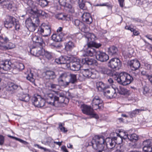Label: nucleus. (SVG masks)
Wrapping results in <instances>:
<instances>
[{"mask_svg": "<svg viewBox=\"0 0 152 152\" xmlns=\"http://www.w3.org/2000/svg\"><path fill=\"white\" fill-rule=\"evenodd\" d=\"M86 38L88 48L84 50L83 55L84 56H92L95 55L97 51L94 48H99L101 46V44H97L95 42L96 37L93 34L88 33L86 35Z\"/></svg>", "mask_w": 152, "mask_h": 152, "instance_id": "f257e3e1", "label": "nucleus"}, {"mask_svg": "<svg viewBox=\"0 0 152 152\" xmlns=\"http://www.w3.org/2000/svg\"><path fill=\"white\" fill-rule=\"evenodd\" d=\"M64 96L65 95L62 91H57L54 92L53 93H47L45 95L47 100L45 101L46 104H47L54 106L56 102H63Z\"/></svg>", "mask_w": 152, "mask_h": 152, "instance_id": "f03ea898", "label": "nucleus"}, {"mask_svg": "<svg viewBox=\"0 0 152 152\" xmlns=\"http://www.w3.org/2000/svg\"><path fill=\"white\" fill-rule=\"evenodd\" d=\"M115 80L118 83L123 86L130 84L133 80V77L126 72L120 73L118 75L114 76Z\"/></svg>", "mask_w": 152, "mask_h": 152, "instance_id": "7ed1b4c3", "label": "nucleus"}, {"mask_svg": "<svg viewBox=\"0 0 152 152\" xmlns=\"http://www.w3.org/2000/svg\"><path fill=\"white\" fill-rule=\"evenodd\" d=\"M96 140V142L99 143V147L103 149H106L109 148L111 144V142L112 141L113 138H112L109 137L106 138L105 140L104 137L102 135H96L94 137Z\"/></svg>", "mask_w": 152, "mask_h": 152, "instance_id": "20e7f679", "label": "nucleus"}, {"mask_svg": "<svg viewBox=\"0 0 152 152\" xmlns=\"http://www.w3.org/2000/svg\"><path fill=\"white\" fill-rule=\"evenodd\" d=\"M14 17L8 15L6 16L5 21L4 22V26L7 28H10L14 26L16 30L20 29V25L18 22Z\"/></svg>", "mask_w": 152, "mask_h": 152, "instance_id": "39448f33", "label": "nucleus"}, {"mask_svg": "<svg viewBox=\"0 0 152 152\" xmlns=\"http://www.w3.org/2000/svg\"><path fill=\"white\" fill-rule=\"evenodd\" d=\"M39 21L38 18L36 17L33 20L28 18L26 20V26L30 31L33 32L39 25Z\"/></svg>", "mask_w": 152, "mask_h": 152, "instance_id": "423d86ee", "label": "nucleus"}, {"mask_svg": "<svg viewBox=\"0 0 152 152\" xmlns=\"http://www.w3.org/2000/svg\"><path fill=\"white\" fill-rule=\"evenodd\" d=\"M81 110L82 113L86 115L90 116L91 118L98 119L99 117L94 111L93 107L91 106L83 104L81 106Z\"/></svg>", "mask_w": 152, "mask_h": 152, "instance_id": "0eeeda50", "label": "nucleus"}, {"mask_svg": "<svg viewBox=\"0 0 152 152\" xmlns=\"http://www.w3.org/2000/svg\"><path fill=\"white\" fill-rule=\"evenodd\" d=\"M118 136L120 137L118 138L121 140V142L123 139L128 138L130 141L134 142H136L139 139L138 136L135 134H128L126 132H120Z\"/></svg>", "mask_w": 152, "mask_h": 152, "instance_id": "6e6552de", "label": "nucleus"}, {"mask_svg": "<svg viewBox=\"0 0 152 152\" xmlns=\"http://www.w3.org/2000/svg\"><path fill=\"white\" fill-rule=\"evenodd\" d=\"M38 31L43 37L49 36L51 34L50 26L49 24L43 23L42 27L39 28Z\"/></svg>", "mask_w": 152, "mask_h": 152, "instance_id": "1a4fd4ad", "label": "nucleus"}, {"mask_svg": "<svg viewBox=\"0 0 152 152\" xmlns=\"http://www.w3.org/2000/svg\"><path fill=\"white\" fill-rule=\"evenodd\" d=\"M107 66L114 70H118L121 67V61L118 58L111 59L107 63Z\"/></svg>", "mask_w": 152, "mask_h": 152, "instance_id": "9d476101", "label": "nucleus"}, {"mask_svg": "<svg viewBox=\"0 0 152 152\" xmlns=\"http://www.w3.org/2000/svg\"><path fill=\"white\" fill-rule=\"evenodd\" d=\"M32 101L33 104L37 107H42L45 104V101L41 96L37 95L33 97Z\"/></svg>", "mask_w": 152, "mask_h": 152, "instance_id": "9b49d317", "label": "nucleus"}, {"mask_svg": "<svg viewBox=\"0 0 152 152\" xmlns=\"http://www.w3.org/2000/svg\"><path fill=\"white\" fill-rule=\"evenodd\" d=\"M92 105L94 110L101 109L103 107V101L99 96H95L92 101Z\"/></svg>", "mask_w": 152, "mask_h": 152, "instance_id": "f8f14e48", "label": "nucleus"}, {"mask_svg": "<svg viewBox=\"0 0 152 152\" xmlns=\"http://www.w3.org/2000/svg\"><path fill=\"white\" fill-rule=\"evenodd\" d=\"M14 64H12L10 61L5 60L0 62V70L9 71L12 69H13Z\"/></svg>", "mask_w": 152, "mask_h": 152, "instance_id": "ddd939ff", "label": "nucleus"}, {"mask_svg": "<svg viewBox=\"0 0 152 152\" xmlns=\"http://www.w3.org/2000/svg\"><path fill=\"white\" fill-rule=\"evenodd\" d=\"M1 6L3 8H7L8 10L14 11L16 9V6L13 2L11 1H4L1 0Z\"/></svg>", "mask_w": 152, "mask_h": 152, "instance_id": "4468645a", "label": "nucleus"}, {"mask_svg": "<svg viewBox=\"0 0 152 152\" xmlns=\"http://www.w3.org/2000/svg\"><path fill=\"white\" fill-rule=\"evenodd\" d=\"M96 59L98 61L104 62L107 61L109 58L108 56L105 53L97 50L95 54Z\"/></svg>", "mask_w": 152, "mask_h": 152, "instance_id": "2eb2a0df", "label": "nucleus"}, {"mask_svg": "<svg viewBox=\"0 0 152 152\" xmlns=\"http://www.w3.org/2000/svg\"><path fill=\"white\" fill-rule=\"evenodd\" d=\"M67 0H58V2L61 5L64 6L66 10L69 12L74 13L75 9L74 7L71 4L68 3Z\"/></svg>", "mask_w": 152, "mask_h": 152, "instance_id": "dca6fc26", "label": "nucleus"}, {"mask_svg": "<svg viewBox=\"0 0 152 152\" xmlns=\"http://www.w3.org/2000/svg\"><path fill=\"white\" fill-rule=\"evenodd\" d=\"M83 72L86 77L94 79L97 78L98 77V73L91 69H85Z\"/></svg>", "mask_w": 152, "mask_h": 152, "instance_id": "f3484780", "label": "nucleus"}, {"mask_svg": "<svg viewBox=\"0 0 152 152\" xmlns=\"http://www.w3.org/2000/svg\"><path fill=\"white\" fill-rule=\"evenodd\" d=\"M143 146V150L144 152H152V141L150 139L144 140L142 143Z\"/></svg>", "mask_w": 152, "mask_h": 152, "instance_id": "a211bd4d", "label": "nucleus"}, {"mask_svg": "<svg viewBox=\"0 0 152 152\" xmlns=\"http://www.w3.org/2000/svg\"><path fill=\"white\" fill-rule=\"evenodd\" d=\"M80 61L81 60L79 59H75L74 61L70 64V69L75 71L79 70L81 67Z\"/></svg>", "mask_w": 152, "mask_h": 152, "instance_id": "6ab92c4d", "label": "nucleus"}, {"mask_svg": "<svg viewBox=\"0 0 152 152\" xmlns=\"http://www.w3.org/2000/svg\"><path fill=\"white\" fill-rule=\"evenodd\" d=\"M128 64L131 70L136 69L139 68L141 65L139 61L137 59L128 61Z\"/></svg>", "mask_w": 152, "mask_h": 152, "instance_id": "aec40b11", "label": "nucleus"}, {"mask_svg": "<svg viewBox=\"0 0 152 152\" xmlns=\"http://www.w3.org/2000/svg\"><path fill=\"white\" fill-rule=\"evenodd\" d=\"M81 63L89 66H95L97 64V61L94 59L87 57L82 59Z\"/></svg>", "mask_w": 152, "mask_h": 152, "instance_id": "412c9836", "label": "nucleus"}, {"mask_svg": "<svg viewBox=\"0 0 152 152\" xmlns=\"http://www.w3.org/2000/svg\"><path fill=\"white\" fill-rule=\"evenodd\" d=\"M72 22L73 23L82 31L85 33L86 32L87 28L83 22L78 19H75L73 20Z\"/></svg>", "mask_w": 152, "mask_h": 152, "instance_id": "4be33fe9", "label": "nucleus"}, {"mask_svg": "<svg viewBox=\"0 0 152 152\" xmlns=\"http://www.w3.org/2000/svg\"><path fill=\"white\" fill-rule=\"evenodd\" d=\"M96 140L93 137L92 141L89 143V145H91L94 149L97 150L96 152H102V151L105 150V149H102L101 148H100L99 147V143H97L96 142Z\"/></svg>", "mask_w": 152, "mask_h": 152, "instance_id": "5701e85b", "label": "nucleus"}, {"mask_svg": "<svg viewBox=\"0 0 152 152\" xmlns=\"http://www.w3.org/2000/svg\"><path fill=\"white\" fill-rule=\"evenodd\" d=\"M15 45L13 43L9 42L5 44L1 43H0V49L2 50H6L15 48Z\"/></svg>", "mask_w": 152, "mask_h": 152, "instance_id": "b1692460", "label": "nucleus"}, {"mask_svg": "<svg viewBox=\"0 0 152 152\" xmlns=\"http://www.w3.org/2000/svg\"><path fill=\"white\" fill-rule=\"evenodd\" d=\"M83 20L88 24H90L92 22V18L90 14L88 12H84L82 16Z\"/></svg>", "mask_w": 152, "mask_h": 152, "instance_id": "393cba45", "label": "nucleus"}, {"mask_svg": "<svg viewBox=\"0 0 152 152\" xmlns=\"http://www.w3.org/2000/svg\"><path fill=\"white\" fill-rule=\"evenodd\" d=\"M66 35V34L64 33L54 34L52 36V39L56 42H60L62 41L63 37Z\"/></svg>", "mask_w": 152, "mask_h": 152, "instance_id": "a878e982", "label": "nucleus"}, {"mask_svg": "<svg viewBox=\"0 0 152 152\" xmlns=\"http://www.w3.org/2000/svg\"><path fill=\"white\" fill-rule=\"evenodd\" d=\"M70 60V58L66 56H61L59 58H56L55 62L58 64H64L67 63V61Z\"/></svg>", "mask_w": 152, "mask_h": 152, "instance_id": "bb28decb", "label": "nucleus"}, {"mask_svg": "<svg viewBox=\"0 0 152 152\" xmlns=\"http://www.w3.org/2000/svg\"><path fill=\"white\" fill-rule=\"evenodd\" d=\"M98 68L99 71L102 74L109 76H113L112 70L107 67L104 66H99Z\"/></svg>", "mask_w": 152, "mask_h": 152, "instance_id": "cd10ccee", "label": "nucleus"}, {"mask_svg": "<svg viewBox=\"0 0 152 152\" xmlns=\"http://www.w3.org/2000/svg\"><path fill=\"white\" fill-rule=\"evenodd\" d=\"M109 54L112 56H117L118 55V50L115 46H113L109 47L108 49Z\"/></svg>", "mask_w": 152, "mask_h": 152, "instance_id": "c85d7f7f", "label": "nucleus"}, {"mask_svg": "<svg viewBox=\"0 0 152 152\" xmlns=\"http://www.w3.org/2000/svg\"><path fill=\"white\" fill-rule=\"evenodd\" d=\"M31 13L33 15L37 14L39 16H46L47 13L45 11L40 10L34 9H31Z\"/></svg>", "mask_w": 152, "mask_h": 152, "instance_id": "c756f323", "label": "nucleus"}, {"mask_svg": "<svg viewBox=\"0 0 152 152\" xmlns=\"http://www.w3.org/2000/svg\"><path fill=\"white\" fill-rule=\"evenodd\" d=\"M65 49L67 51H71L75 47L74 43L71 40H69L65 43Z\"/></svg>", "mask_w": 152, "mask_h": 152, "instance_id": "7c9ffc66", "label": "nucleus"}, {"mask_svg": "<svg viewBox=\"0 0 152 152\" xmlns=\"http://www.w3.org/2000/svg\"><path fill=\"white\" fill-rule=\"evenodd\" d=\"M45 77L47 79L53 80L56 78V75L54 72L47 70L45 72Z\"/></svg>", "mask_w": 152, "mask_h": 152, "instance_id": "2f4dec72", "label": "nucleus"}, {"mask_svg": "<svg viewBox=\"0 0 152 152\" xmlns=\"http://www.w3.org/2000/svg\"><path fill=\"white\" fill-rule=\"evenodd\" d=\"M38 48L34 47L30 49V52L31 54L36 56L38 57L42 55V51L38 50Z\"/></svg>", "mask_w": 152, "mask_h": 152, "instance_id": "473e14b6", "label": "nucleus"}, {"mask_svg": "<svg viewBox=\"0 0 152 152\" xmlns=\"http://www.w3.org/2000/svg\"><path fill=\"white\" fill-rule=\"evenodd\" d=\"M19 99L20 101L27 102L28 99V94L26 92H24L23 91L22 93L18 94Z\"/></svg>", "mask_w": 152, "mask_h": 152, "instance_id": "72a5a7b5", "label": "nucleus"}, {"mask_svg": "<svg viewBox=\"0 0 152 152\" xmlns=\"http://www.w3.org/2000/svg\"><path fill=\"white\" fill-rule=\"evenodd\" d=\"M31 39L34 42L39 43L40 45H41L43 42V39L42 38L34 34L32 35Z\"/></svg>", "mask_w": 152, "mask_h": 152, "instance_id": "f704fd0d", "label": "nucleus"}, {"mask_svg": "<svg viewBox=\"0 0 152 152\" xmlns=\"http://www.w3.org/2000/svg\"><path fill=\"white\" fill-rule=\"evenodd\" d=\"M7 86L9 88V89L10 91L16 90L19 87L21 88L20 86L10 81L7 83Z\"/></svg>", "mask_w": 152, "mask_h": 152, "instance_id": "c9c22d12", "label": "nucleus"}, {"mask_svg": "<svg viewBox=\"0 0 152 152\" xmlns=\"http://www.w3.org/2000/svg\"><path fill=\"white\" fill-rule=\"evenodd\" d=\"M96 88L98 90L100 91H103L107 86L102 82H99L96 83Z\"/></svg>", "mask_w": 152, "mask_h": 152, "instance_id": "e433bc0d", "label": "nucleus"}, {"mask_svg": "<svg viewBox=\"0 0 152 152\" xmlns=\"http://www.w3.org/2000/svg\"><path fill=\"white\" fill-rule=\"evenodd\" d=\"M118 93L122 95H125L127 94L128 90L126 88L122 86H119L118 88H116Z\"/></svg>", "mask_w": 152, "mask_h": 152, "instance_id": "4c0bfd02", "label": "nucleus"}, {"mask_svg": "<svg viewBox=\"0 0 152 152\" xmlns=\"http://www.w3.org/2000/svg\"><path fill=\"white\" fill-rule=\"evenodd\" d=\"M26 78L28 80L30 81L33 84H34L35 79L34 78L33 74L31 73L30 70L29 71Z\"/></svg>", "mask_w": 152, "mask_h": 152, "instance_id": "58836bf2", "label": "nucleus"}, {"mask_svg": "<svg viewBox=\"0 0 152 152\" xmlns=\"http://www.w3.org/2000/svg\"><path fill=\"white\" fill-rule=\"evenodd\" d=\"M77 75H75L73 74H70L69 75L70 77V79L69 83H71L72 84H74L77 82Z\"/></svg>", "mask_w": 152, "mask_h": 152, "instance_id": "ea45409f", "label": "nucleus"}, {"mask_svg": "<svg viewBox=\"0 0 152 152\" xmlns=\"http://www.w3.org/2000/svg\"><path fill=\"white\" fill-rule=\"evenodd\" d=\"M24 68V64L22 63H20L17 64L16 66L14 65L13 68V70H17L18 71H21Z\"/></svg>", "mask_w": 152, "mask_h": 152, "instance_id": "a19ab883", "label": "nucleus"}, {"mask_svg": "<svg viewBox=\"0 0 152 152\" xmlns=\"http://www.w3.org/2000/svg\"><path fill=\"white\" fill-rule=\"evenodd\" d=\"M58 82L59 84L61 86L66 87L69 84V82L66 81L65 80L63 79L60 77L58 79Z\"/></svg>", "mask_w": 152, "mask_h": 152, "instance_id": "79ce46f5", "label": "nucleus"}, {"mask_svg": "<svg viewBox=\"0 0 152 152\" xmlns=\"http://www.w3.org/2000/svg\"><path fill=\"white\" fill-rule=\"evenodd\" d=\"M38 2L39 4L42 7L48 6L49 2L47 0H36Z\"/></svg>", "mask_w": 152, "mask_h": 152, "instance_id": "37998d69", "label": "nucleus"}, {"mask_svg": "<svg viewBox=\"0 0 152 152\" xmlns=\"http://www.w3.org/2000/svg\"><path fill=\"white\" fill-rule=\"evenodd\" d=\"M117 96V94L115 89H112L110 94L107 95V98H108L112 99L115 98Z\"/></svg>", "mask_w": 152, "mask_h": 152, "instance_id": "c03bdc74", "label": "nucleus"}, {"mask_svg": "<svg viewBox=\"0 0 152 152\" xmlns=\"http://www.w3.org/2000/svg\"><path fill=\"white\" fill-rule=\"evenodd\" d=\"M0 40L3 41V42L0 41V43H3L4 44H5L8 43L9 41V38L6 36L4 35H0Z\"/></svg>", "mask_w": 152, "mask_h": 152, "instance_id": "a18cd8bd", "label": "nucleus"}, {"mask_svg": "<svg viewBox=\"0 0 152 152\" xmlns=\"http://www.w3.org/2000/svg\"><path fill=\"white\" fill-rule=\"evenodd\" d=\"M86 1L84 0H78V4L80 8L83 10H85L87 8L85 6Z\"/></svg>", "mask_w": 152, "mask_h": 152, "instance_id": "49530a36", "label": "nucleus"}, {"mask_svg": "<svg viewBox=\"0 0 152 152\" xmlns=\"http://www.w3.org/2000/svg\"><path fill=\"white\" fill-rule=\"evenodd\" d=\"M58 86V85L53 84L52 83H50L48 85H47L46 87L49 90L51 91L53 90L56 89Z\"/></svg>", "mask_w": 152, "mask_h": 152, "instance_id": "de8ad7c7", "label": "nucleus"}, {"mask_svg": "<svg viewBox=\"0 0 152 152\" xmlns=\"http://www.w3.org/2000/svg\"><path fill=\"white\" fill-rule=\"evenodd\" d=\"M67 16L64 15L63 13H60L56 15V17L57 19L59 20H64L66 19Z\"/></svg>", "mask_w": 152, "mask_h": 152, "instance_id": "09e8293b", "label": "nucleus"}, {"mask_svg": "<svg viewBox=\"0 0 152 152\" xmlns=\"http://www.w3.org/2000/svg\"><path fill=\"white\" fill-rule=\"evenodd\" d=\"M64 125V124L63 123H60L58 124V128L61 132H66L67 131V130L66 128L63 126Z\"/></svg>", "mask_w": 152, "mask_h": 152, "instance_id": "8fccbe9b", "label": "nucleus"}, {"mask_svg": "<svg viewBox=\"0 0 152 152\" xmlns=\"http://www.w3.org/2000/svg\"><path fill=\"white\" fill-rule=\"evenodd\" d=\"M143 93L144 94L147 96L149 95L150 90L149 88L147 86H145L143 88Z\"/></svg>", "mask_w": 152, "mask_h": 152, "instance_id": "3c124183", "label": "nucleus"}, {"mask_svg": "<svg viewBox=\"0 0 152 152\" xmlns=\"http://www.w3.org/2000/svg\"><path fill=\"white\" fill-rule=\"evenodd\" d=\"M133 76L137 77L139 75L140 73V71L139 68L136 69L131 70Z\"/></svg>", "mask_w": 152, "mask_h": 152, "instance_id": "603ef678", "label": "nucleus"}, {"mask_svg": "<svg viewBox=\"0 0 152 152\" xmlns=\"http://www.w3.org/2000/svg\"><path fill=\"white\" fill-rule=\"evenodd\" d=\"M112 89V88H109L108 86H107L102 91L104 95L106 96L107 98V95L110 94Z\"/></svg>", "mask_w": 152, "mask_h": 152, "instance_id": "864d4df0", "label": "nucleus"}, {"mask_svg": "<svg viewBox=\"0 0 152 152\" xmlns=\"http://www.w3.org/2000/svg\"><path fill=\"white\" fill-rule=\"evenodd\" d=\"M118 138L114 137H113V139L112 141L111 142V144H110L108 148H111L112 149H115V147L116 145V142L115 141V140H116Z\"/></svg>", "mask_w": 152, "mask_h": 152, "instance_id": "5fc2aeb1", "label": "nucleus"}, {"mask_svg": "<svg viewBox=\"0 0 152 152\" xmlns=\"http://www.w3.org/2000/svg\"><path fill=\"white\" fill-rule=\"evenodd\" d=\"M78 76V80L80 81H83L85 80L86 77L84 75V73L83 72V73L80 74H77Z\"/></svg>", "mask_w": 152, "mask_h": 152, "instance_id": "6e6d98bb", "label": "nucleus"}, {"mask_svg": "<svg viewBox=\"0 0 152 152\" xmlns=\"http://www.w3.org/2000/svg\"><path fill=\"white\" fill-rule=\"evenodd\" d=\"M44 56L48 59H51L52 58V55L51 53L48 51H45L44 54Z\"/></svg>", "mask_w": 152, "mask_h": 152, "instance_id": "4d7b16f0", "label": "nucleus"}, {"mask_svg": "<svg viewBox=\"0 0 152 152\" xmlns=\"http://www.w3.org/2000/svg\"><path fill=\"white\" fill-rule=\"evenodd\" d=\"M96 6H106L108 7V8H112L111 5L109 4L108 3H104L102 4H98L96 5Z\"/></svg>", "mask_w": 152, "mask_h": 152, "instance_id": "13d9d810", "label": "nucleus"}, {"mask_svg": "<svg viewBox=\"0 0 152 152\" xmlns=\"http://www.w3.org/2000/svg\"><path fill=\"white\" fill-rule=\"evenodd\" d=\"M69 75V74L68 73L67 74L64 73L61 74L60 76L59 77L65 80V79L68 77Z\"/></svg>", "mask_w": 152, "mask_h": 152, "instance_id": "bf43d9fd", "label": "nucleus"}, {"mask_svg": "<svg viewBox=\"0 0 152 152\" xmlns=\"http://www.w3.org/2000/svg\"><path fill=\"white\" fill-rule=\"evenodd\" d=\"M139 111L140 110L138 109H136L132 112L131 114L132 116L136 114H138L140 113Z\"/></svg>", "mask_w": 152, "mask_h": 152, "instance_id": "052dcab7", "label": "nucleus"}, {"mask_svg": "<svg viewBox=\"0 0 152 152\" xmlns=\"http://www.w3.org/2000/svg\"><path fill=\"white\" fill-rule=\"evenodd\" d=\"M145 67L146 69L151 70L152 68V65L148 64H145Z\"/></svg>", "mask_w": 152, "mask_h": 152, "instance_id": "680f3d73", "label": "nucleus"}, {"mask_svg": "<svg viewBox=\"0 0 152 152\" xmlns=\"http://www.w3.org/2000/svg\"><path fill=\"white\" fill-rule=\"evenodd\" d=\"M4 138L3 136L0 135V145H2L4 142Z\"/></svg>", "mask_w": 152, "mask_h": 152, "instance_id": "e2e57ef3", "label": "nucleus"}, {"mask_svg": "<svg viewBox=\"0 0 152 152\" xmlns=\"http://www.w3.org/2000/svg\"><path fill=\"white\" fill-rule=\"evenodd\" d=\"M104 152H115V149L111 148H107V149H105Z\"/></svg>", "mask_w": 152, "mask_h": 152, "instance_id": "0e129e2a", "label": "nucleus"}, {"mask_svg": "<svg viewBox=\"0 0 152 152\" xmlns=\"http://www.w3.org/2000/svg\"><path fill=\"white\" fill-rule=\"evenodd\" d=\"M124 0H118L120 6L121 7H123L124 6Z\"/></svg>", "mask_w": 152, "mask_h": 152, "instance_id": "69168bd1", "label": "nucleus"}, {"mask_svg": "<svg viewBox=\"0 0 152 152\" xmlns=\"http://www.w3.org/2000/svg\"><path fill=\"white\" fill-rule=\"evenodd\" d=\"M146 77L152 84V74L151 75H147Z\"/></svg>", "mask_w": 152, "mask_h": 152, "instance_id": "338daca9", "label": "nucleus"}, {"mask_svg": "<svg viewBox=\"0 0 152 152\" xmlns=\"http://www.w3.org/2000/svg\"><path fill=\"white\" fill-rule=\"evenodd\" d=\"M63 30V28L61 27H59L57 30V34H59L60 33H63L62 32Z\"/></svg>", "mask_w": 152, "mask_h": 152, "instance_id": "774afa93", "label": "nucleus"}]
</instances>
